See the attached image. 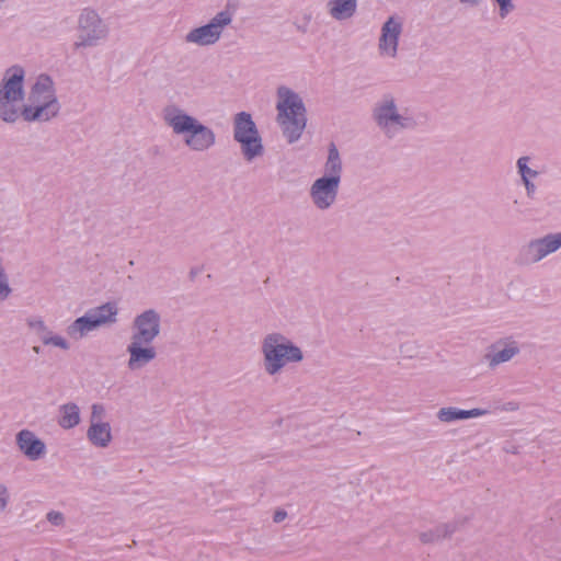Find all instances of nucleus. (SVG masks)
<instances>
[{"instance_id": "nucleus-1", "label": "nucleus", "mask_w": 561, "mask_h": 561, "mask_svg": "<svg viewBox=\"0 0 561 561\" xmlns=\"http://www.w3.org/2000/svg\"><path fill=\"white\" fill-rule=\"evenodd\" d=\"M25 69L13 65L4 70L0 80V121L15 124L25 122Z\"/></svg>"}, {"instance_id": "nucleus-2", "label": "nucleus", "mask_w": 561, "mask_h": 561, "mask_svg": "<svg viewBox=\"0 0 561 561\" xmlns=\"http://www.w3.org/2000/svg\"><path fill=\"white\" fill-rule=\"evenodd\" d=\"M60 108L53 79L39 75L25 102V123H47L58 116Z\"/></svg>"}, {"instance_id": "nucleus-3", "label": "nucleus", "mask_w": 561, "mask_h": 561, "mask_svg": "<svg viewBox=\"0 0 561 561\" xmlns=\"http://www.w3.org/2000/svg\"><path fill=\"white\" fill-rule=\"evenodd\" d=\"M278 123L289 142L297 140L306 127L305 106L299 96L287 88L278 90Z\"/></svg>"}, {"instance_id": "nucleus-4", "label": "nucleus", "mask_w": 561, "mask_h": 561, "mask_svg": "<svg viewBox=\"0 0 561 561\" xmlns=\"http://www.w3.org/2000/svg\"><path fill=\"white\" fill-rule=\"evenodd\" d=\"M110 35V27L92 8H83L78 16L76 49L91 48L104 43Z\"/></svg>"}, {"instance_id": "nucleus-5", "label": "nucleus", "mask_w": 561, "mask_h": 561, "mask_svg": "<svg viewBox=\"0 0 561 561\" xmlns=\"http://www.w3.org/2000/svg\"><path fill=\"white\" fill-rule=\"evenodd\" d=\"M325 169L330 176L318 179L311 188V196L319 208H327L333 203L340 183L341 161L334 145L330 147Z\"/></svg>"}, {"instance_id": "nucleus-6", "label": "nucleus", "mask_w": 561, "mask_h": 561, "mask_svg": "<svg viewBox=\"0 0 561 561\" xmlns=\"http://www.w3.org/2000/svg\"><path fill=\"white\" fill-rule=\"evenodd\" d=\"M178 134H181L186 145L194 150L207 149L215 140L210 129L199 124L193 117L179 113Z\"/></svg>"}, {"instance_id": "nucleus-7", "label": "nucleus", "mask_w": 561, "mask_h": 561, "mask_svg": "<svg viewBox=\"0 0 561 561\" xmlns=\"http://www.w3.org/2000/svg\"><path fill=\"white\" fill-rule=\"evenodd\" d=\"M280 336H270L264 344L266 368L268 373L275 374L287 362L300 360L302 354L298 347L280 342Z\"/></svg>"}, {"instance_id": "nucleus-8", "label": "nucleus", "mask_w": 561, "mask_h": 561, "mask_svg": "<svg viewBox=\"0 0 561 561\" xmlns=\"http://www.w3.org/2000/svg\"><path fill=\"white\" fill-rule=\"evenodd\" d=\"M234 137L242 145L248 159H252L262 150L261 139L251 116L240 113L236 118Z\"/></svg>"}, {"instance_id": "nucleus-9", "label": "nucleus", "mask_w": 561, "mask_h": 561, "mask_svg": "<svg viewBox=\"0 0 561 561\" xmlns=\"http://www.w3.org/2000/svg\"><path fill=\"white\" fill-rule=\"evenodd\" d=\"M159 332V314L152 309L146 310L134 320L130 342L151 344Z\"/></svg>"}, {"instance_id": "nucleus-10", "label": "nucleus", "mask_w": 561, "mask_h": 561, "mask_svg": "<svg viewBox=\"0 0 561 561\" xmlns=\"http://www.w3.org/2000/svg\"><path fill=\"white\" fill-rule=\"evenodd\" d=\"M231 18L227 12H220L207 25L190 32L186 39L190 43L202 46L214 44L219 39L224 27L229 24Z\"/></svg>"}, {"instance_id": "nucleus-11", "label": "nucleus", "mask_w": 561, "mask_h": 561, "mask_svg": "<svg viewBox=\"0 0 561 561\" xmlns=\"http://www.w3.org/2000/svg\"><path fill=\"white\" fill-rule=\"evenodd\" d=\"M26 324L45 346H54L62 351L70 350L69 341L66 337L54 333L41 317H30L26 320Z\"/></svg>"}, {"instance_id": "nucleus-12", "label": "nucleus", "mask_w": 561, "mask_h": 561, "mask_svg": "<svg viewBox=\"0 0 561 561\" xmlns=\"http://www.w3.org/2000/svg\"><path fill=\"white\" fill-rule=\"evenodd\" d=\"M19 450L30 460L36 461L45 456L46 445L31 430H21L15 435Z\"/></svg>"}, {"instance_id": "nucleus-13", "label": "nucleus", "mask_w": 561, "mask_h": 561, "mask_svg": "<svg viewBox=\"0 0 561 561\" xmlns=\"http://www.w3.org/2000/svg\"><path fill=\"white\" fill-rule=\"evenodd\" d=\"M127 353L129 354L128 368L137 370L156 358V350L151 344L130 342L127 345Z\"/></svg>"}, {"instance_id": "nucleus-14", "label": "nucleus", "mask_w": 561, "mask_h": 561, "mask_svg": "<svg viewBox=\"0 0 561 561\" xmlns=\"http://www.w3.org/2000/svg\"><path fill=\"white\" fill-rule=\"evenodd\" d=\"M401 33V24L390 18L382 27L379 48L381 54L394 56L398 46V37Z\"/></svg>"}, {"instance_id": "nucleus-15", "label": "nucleus", "mask_w": 561, "mask_h": 561, "mask_svg": "<svg viewBox=\"0 0 561 561\" xmlns=\"http://www.w3.org/2000/svg\"><path fill=\"white\" fill-rule=\"evenodd\" d=\"M85 314L92 320L96 329L111 325L117 321L118 308L114 302H106L89 309Z\"/></svg>"}, {"instance_id": "nucleus-16", "label": "nucleus", "mask_w": 561, "mask_h": 561, "mask_svg": "<svg viewBox=\"0 0 561 561\" xmlns=\"http://www.w3.org/2000/svg\"><path fill=\"white\" fill-rule=\"evenodd\" d=\"M561 247V233L547 236L529 244V254L534 261H539L549 253L554 252Z\"/></svg>"}, {"instance_id": "nucleus-17", "label": "nucleus", "mask_w": 561, "mask_h": 561, "mask_svg": "<svg viewBox=\"0 0 561 561\" xmlns=\"http://www.w3.org/2000/svg\"><path fill=\"white\" fill-rule=\"evenodd\" d=\"M87 438L96 448L108 447L113 439L110 423L90 424Z\"/></svg>"}, {"instance_id": "nucleus-18", "label": "nucleus", "mask_w": 561, "mask_h": 561, "mask_svg": "<svg viewBox=\"0 0 561 561\" xmlns=\"http://www.w3.org/2000/svg\"><path fill=\"white\" fill-rule=\"evenodd\" d=\"M58 425L64 430H71L79 425L81 421L80 409L73 402H68L59 407Z\"/></svg>"}, {"instance_id": "nucleus-19", "label": "nucleus", "mask_w": 561, "mask_h": 561, "mask_svg": "<svg viewBox=\"0 0 561 561\" xmlns=\"http://www.w3.org/2000/svg\"><path fill=\"white\" fill-rule=\"evenodd\" d=\"M94 330H96V327L94 325L92 320L89 319V317L84 313L82 317H79L76 320H73L66 328V333L70 339L79 341L85 337L90 332Z\"/></svg>"}, {"instance_id": "nucleus-20", "label": "nucleus", "mask_w": 561, "mask_h": 561, "mask_svg": "<svg viewBox=\"0 0 561 561\" xmlns=\"http://www.w3.org/2000/svg\"><path fill=\"white\" fill-rule=\"evenodd\" d=\"M483 414H485V411L480 409L457 410L453 408H445L439 410L438 417L443 422H451L460 419L481 416Z\"/></svg>"}, {"instance_id": "nucleus-21", "label": "nucleus", "mask_w": 561, "mask_h": 561, "mask_svg": "<svg viewBox=\"0 0 561 561\" xmlns=\"http://www.w3.org/2000/svg\"><path fill=\"white\" fill-rule=\"evenodd\" d=\"M356 9V0H332L330 13L337 20L350 18Z\"/></svg>"}, {"instance_id": "nucleus-22", "label": "nucleus", "mask_w": 561, "mask_h": 561, "mask_svg": "<svg viewBox=\"0 0 561 561\" xmlns=\"http://www.w3.org/2000/svg\"><path fill=\"white\" fill-rule=\"evenodd\" d=\"M376 118L378 124L383 127H388L390 124L404 126V124L401 123V117L396 114V108L392 102L380 106L376 112Z\"/></svg>"}, {"instance_id": "nucleus-23", "label": "nucleus", "mask_w": 561, "mask_h": 561, "mask_svg": "<svg viewBox=\"0 0 561 561\" xmlns=\"http://www.w3.org/2000/svg\"><path fill=\"white\" fill-rule=\"evenodd\" d=\"M527 161H528V158L523 157V158H519V159H518L517 164H518V169H519V172H520V174H522V178H523V180H524V183H525V185H526V187H527V191L530 193V192H533V191H534V185L529 182V179H528V178H529V176H534L536 173H535V172H533V171H531V170L526 165Z\"/></svg>"}, {"instance_id": "nucleus-24", "label": "nucleus", "mask_w": 561, "mask_h": 561, "mask_svg": "<svg viewBox=\"0 0 561 561\" xmlns=\"http://www.w3.org/2000/svg\"><path fill=\"white\" fill-rule=\"evenodd\" d=\"M105 408L101 403H93L91 407L90 424L105 423Z\"/></svg>"}, {"instance_id": "nucleus-25", "label": "nucleus", "mask_w": 561, "mask_h": 561, "mask_svg": "<svg viewBox=\"0 0 561 561\" xmlns=\"http://www.w3.org/2000/svg\"><path fill=\"white\" fill-rule=\"evenodd\" d=\"M517 352V348L515 346H508L504 348L503 351L494 354L491 358L492 364H500L503 362H506L511 359Z\"/></svg>"}, {"instance_id": "nucleus-26", "label": "nucleus", "mask_w": 561, "mask_h": 561, "mask_svg": "<svg viewBox=\"0 0 561 561\" xmlns=\"http://www.w3.org/2000/svg\"><path fill=\"white\" fill-rule=\"evenodd\" d=\"M46 519L54 526L61 527L65 525V516L61 512L49 511L46 514Z\"/></svg>"}, {"instance_id": "nucleus-27", "label": "nucleus", "mask_w": 561, "mask_h": 561, "mask_svg": "<svg viewBox=\"0 0 561 561\" xmlns=\"http://www.w3.org/2000/svg\"><path fill=\"white\" fill-rule=\"evenodd\" d=\"M162 115L164 122L175 131V107L173 105H168L164 107Z\"/></svg>"}, {"instance_id": "nucleus-28", "label": "nucleus", "mask_w": 561, "mask_h": 561, "mask_svg": "<svg viewBox=\"0 0 561 561\" xmlns=\"http://www.w3.org/2000/svg\"><path fill=\"white\" fill-rule=\"evenodd\" d=\"M10 501V493L7 485L3 483L0 484V514L3 513L9 504Z\"/></svg>"}, {"instance_id": "nucleus-29", "label": "nucleus", "mask_w": 561, "mask_h": 561, "mask_svg": "<svg viewBox=\"0 0 561 561\" xmlns=\"http://www.w3.org/2000/svg\"><path fill=\"white\" fill-rule=\"evenodd\" d=\"M11 294L7 274L0 276V301L7 299Z\"/></svg>"}, {"instance_id": "nucleus-30", "label": "nucleus", "mask_w": 561, "mask_h": 561, "mask_svg": "<svg viewBox=\"0 0 561 561\" xmlns=\"http://www.w3.org/2000/svg\"><path fill=\"white\" fill-rule=\"evenodd\" d=\"M496 1L500 4L501 16H505L508 13V11L512 9L511 0H496Z\"/></svg>"}, {"instance_id": "nucleus-31", "label": "nucleus", "mask_w": 561, "mask_h": 561, "mask_svg": "<svg viewBox=\"0 0 561 561\" xmlns=\"http://www.w3.org/2000/svg\"><path fill=\"white\" fill-rule=\"evenodd\" d=\"M285 517H286V512H284V511H277V512L275 513V515H274V520H275L276 523H279V522H282Z\"/></svg>"}, {"instance_id": "nucleus-32", "label": "nucleus", "mask_w": 561, "mask_h": 561, "mask_svg": "<svg viewBox=\"0 0 561 561\" xmlns=\"http://www.w3.org/2000/svg\"><path fill=\"white\" fill-rule=\"evenodd\" d=\"M33 351L38 354L41 352V348L38 346H34Z\"/></svg>"}, {"instance_id": "nucleus-33", "label": "nucleus", "mask_w": 561, "mask_h": 561, "mask_svg": "<svg viewBox=\"0 0 561 561\" xmlns=\"http://www.w3.org/2000/svg\"><path fill=\"white\" fill-rule=\"evenodd\" d=\"M4 1L5 0H0V10L2 9Z\"/></svg>"}]
</instances>
